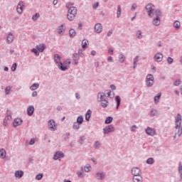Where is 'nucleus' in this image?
<instances>
[{"instance_id":"a19ab883","label":"nucleus","mask_w":182,"mask_h":182,"mask_svg":"<svg viewBox=\"0 0 182 182\" xmlns=\"http://www.w3.org/2000/svg\"><path fill=\"white\" fill-rule=\"evenodd\" d=\"M124 59H126V58H124V56H123V55H119V61L121 62V63H123V62H124Z\"/></svg>"},{"instance_id":"ea45409f","label":"nucleus","mask_w":182,"mask_h":182,"mask_svg":"<svg viewBox=\"0 0 182 182\" xmlns=\"http://www.w3.org/2000/svg\"><path fill=\"white\" fill-rule=\"evenodd\" d=\"M31 52H33V53H36L37 56H39V52L38 51V48H33L31 50Z\"/></svg>"},{"instance_id":"f3484780","label":"nucleus","mask_w":182,"mask_h":182,"mask_svg":"<svg viewBox=\"0 0 182 182\" xmlns=\"http://www.w3.org/2000/svg\"><path fill=\"white\" fill-rule=\"evenodd\" d=\"M133 181L134 182H143V178L140 175L134 176Z\"/></svg>"},{"instance_id":"4468645a","label":"nucleus","mask_w":182,"mask_h":182,"mask_svg":"<svg viewBox=\"0 0 182 182\" xmlns=\"http://www.w3.org/2000/svg\"><path fill=\"white\" fill-rule=\"evenodd\" d=\"M33 112H35V107L33 106H30L27 109V114L28 116H32L33 114Z\"/></svg>"},{"instance_id":"f257e3e1","label":"nucleus","mask_w":182,"mask_h":182,"mask_svg":"<svg viewBox=\"0 0 182 182\" xmlns=\"http://www.w3.org/2000/svg\"><path fill=\"white\" fill-rule=\"evenodd\" d=\"M175 129L177 131L176 133L175 134L176 136H181L182 134V117L181 114H178L175 117Z\"/></svg>"},{"instance_id":"e2e57ef3","label":"nucleus","mask_w":182,"mask_h":182,"mask_svg":"<svg viewBox=\"0 0 182 182\" xmlns=\"http://www.w3.org/2000/svg\"><path fill=\"white\" fill-rule=\"evenodd\" d=\"M111 89L112 90H116V86H114V85H111Z\"/></svg>"},{"instance_id":"58836bf2","label":"nucleus","mask_w":182,"mask_h":182,"mask_svg":"<svg viewBox=\"0 0 182 182\" xmlns=\"http://www.w3.org/2000/svg\"><path fill=\"white\" fill-rule=\"evenodd\" d=\"M80 125L79 123L75 122L73 125V129H75V130H77L80 128Z\"/></svg>"},{"instance_id":"680f3d73","label":"nucleus","mask_w":182,"mask_h":182,"mask_svg":"<svg viewBox=\"0 0 182 182\" xmlns=\"http://www.w3.org/2000/svg\"><path fill=\"white\" fill-rule=\"evenodd\" d=\"M95 147L97 148L99 147V146H100V144L99 142H95Z\"/></svg>"},{"instance_id":"c03bdc74","label":"nucleus","mask_w":182,"mask_h":182,"mask_svg":"<svg viewBox=\"0 0 182 182\" xmlns=\"http://www.w3.org/2000/svg\"><path fill=\"white\" fill-rule=\"evenodd\" d=\"M11 92V87H6L5 88V93L6 95H8Z\"/></svg>"},{"instance_id":"39448f33","label":"nucleus","mask_w":182,"mask_h":182,"mask_svg":"<svg viewBox=\"0 0 182 182\" xmlns=\"http://www.w3.org/2000/svg\"><path fill=\"white\" fill-rule=\"evenodd\" d=\"M70 65V60H66L63 63H60L59 68L61 70H68V68Z\"/></svg>"},{"instance_id":"7ed1b4c3","label":"nucleus","mask_w":182,"mask_h":182,"mask_svg":"<svg viewBox=\"0 0 182 182\" xmlns=\"http://www.w3.org/2000/svg\"><path fill=\"white\" fill-rule=\"evenodd\" d=\"M146 12L149 15V16H150V18H153L154 15V6H153V4H149L148 5L146 6Z\"/></svg>"},{"instance_id":"2eb2a0df","label":"nucleus","mask_w":182,"mask_h":182,"mask_svg":"<svg viewBox=\"0 0 182 182\" xmlns=\"http://www.w3.org/2000/svg\"><path fill=\"white\" fill-rule=\"evenodd\" d=\"M132 173L133 174L134 177L136 176H139L140 169L139 168H133L132 170Z\"/></svg>"},{"instance_id":"4d7b16f0","label":"nucleus","mask_w":182,"mask_h":182,"mask_svg":"<svg viewBox=\"0 0 182 182\" xmlns=\"http://www.w3.org/2000/svg\"><path fill=\"white\" fill-rule=\"evenodd\" d=\"M29 144H31V146H32L33 144H35V139H31L29 142Z\"/></svg>"},{"instance_id":"603ef678","label":"nucleus","mask_w":182,"mask_h":182,"mask_svg":"<svg viewBox=\"0 0 182 182\" xmlns=\"http://www.w3.org/2000/svg\"><path fill=\"white\" fill-rule=\"evenodd\" d=\"M136 8H137V4H132V11H134L136 9Z\"/></svg>"},{"instance_id":"c9c22d12","label":"nucleus","mask_w":182,"mask_h":182,"mask_svg":"<svg viewBox=\"0 0 182 182\" xmlns=\"http://www.w3.org/2000/svg\"><path fill=\"white\" fill-rule=\"evenodd\" d=\"M147 164H154V159L153 158H149L146 160Z\"/></svg>"},{"instance_id":"aec40b11","label":"nucleus","mask_w":182,"mask_h":182,"mask_svg":"<svg viewBox=\"0 0 182 182\" xmlns=\"http://www.w3.org/2000/svg\"><path fill=\"white\" fill-rule=\"evenodd\" d=\"M13 41H14V35L9 33L7 36V42L8 43H12Z\"/></svg>"},{"instance_id":"c756f323","label":"nucleus","mask_w":182,"mask_h":182,"mask_svg":"<svg viewBox=\"0 0 182 182\" xmlns=\"http://www.w3.org/2000/svg\"><path fill=\"white\" fill-rule=\"evenodd\" d=\"M113 122V118L112 117H107L106 120H105V124H110V123Z\"/></svg>"},{"instance_id":"9d476101","label":"nucleus","mask_w":182,"mask_h":182,"mask_svg":"<svg viewBox=\"0 0 182 182\" xmlns=\"http://www.w3.org/2000/svg\"><path fill=\"white\" fill-rule=\"evenodd\" d=\"M23 1H20L17 6V12L18 14H22L23 11Z\"/></svg>"},{"instance_id":"6e6552de","label":"nucleus","mask_w":182,"mask_h":182,"mask_svg":"<svg viewBox=\"0 0 182 182\" xmlns=\"http://www.w3.org/2000/svg\"><path fill=\"white\" fill-rule=\"evenodd\" d=\"M48 127H50V129H51L52 130H56V123L55 122L54 120L50 119L48 122Z\"/></svg>"},{"instance_id":"c85d7f7f","label":"nucleus","mask_w":182,"mask_h":182,"mask_svg":"<svg viewBox=\"0 0 182 182\" xmlns=\"http://www.w3.org/2000/svg\"><path fill=\"white\" fill-rule=\"evenodd\" d=\"M173 26L174 28H176V29H178L180 28V26H181V24L180 23V21H176L173 23Z\"/></svg>"},{"instance_id":"423d86ee","label":"nucleus","mask_w":182,"mask_h":182,"mask_svg":"<svg viewBox=\"0 0 182 182\" xmlns=\"http://www.w3.org/2000/svg\"><path fill=\"white\" fill-rule=\"evenodd\" d=\"M154 83V77L151 74L148 75L146 77L147 86H149V87H150L153 86Z\"/></svg>"},{"instance_id":"bb28decb","label":"nucleus","mask_w":182,"mask_h":182,"mask_svg":"<svg viewBox=\"0 0 182 182\" xmlns=\"http://www.w3.org/2000/svg\"><path fill=\"white\" fill-rule=\"evenodd\" d=\"M115 101L117 102V109H119V106H120L121 102L120 96H117L115 97Z\"/></svg>"},{"instance_id":"6e6d98bb","label":"nucleus","mask_w":182,"mask_h":182,"mask_svg":"<svg viewBox=\"0 0 182 182\" xmlns=\"http://www.w3.org/2000/svg\"><path fill=\"white\" fill-rule=\"evenodd\" d=\"M32 96L33 97H36V96H38V92H36V91L33 92Z\"/></svg>"},{"instance_id":"0e129e2a","label":"nucleus","mask_w":182,"mask_h":182,"mask_svg":"<svg viewBox=\"0 0 182 182\" xmlns=\"http://www.w3.org/2000/svg\"><path fill=\"white\" fill-rule=\"evenodd\" d=\"M91 55L92 56H95V55H96V51H95V50L91 51Z\"/></svg>"},{"instance_id":"4be33fe9","label":"nucleus","mask_w":182,"mask_h":182,"mask_svg":"<svg viewBox=\"0 0 182 182\" xmlns=\"http://www.w3.org/2000/svg\"><path fill=\"white\" fill-rule=\"evenodd\" d=\"M87 45H89V41L86 39H84L82 42V49H86V48H87Z\"/></svg>"},{"instance_id":"2f4dec72","label":"nucleus","mask_w":182,"mask_h":182,"mask_svg":"<svg viewBox=\"0 0 182 182\" xmlns=\"http://www.w3.org/2000/svg\"><path fill=\"white\" fill-rule=\"evenodd\" d=\"M54 60L55 62H56V63H59V62H60V57L59 56V55L55 54L54 55Z\"/></svg>"},{"instance_id":"7c9ffc66","label":"nucleus","mask_w":182,"mask_h":182,"mask_svg":"<svg viewBox=\"0 0 182 182\" xmlns=\"http://www.w3.org/2000/svg\"><path fill=\"white\" fill-rule=\"evenodd\" d=\"M120 15H122V7L120 6H118V9L117 11V18H120Z\"/></svg>"},{"instance_id":"774afa93","label":"nucleus","mask_w":182,"mask_h":182,"mask_svg":"<svg viewBox=\"0 0 182 182\" xmlns=\"http://www.w3.org/2000/svg\"><path fill=\"white\" fill-rule=\"evenodd\" d=\"M112 33H113V31H110L108 32L107 36H110L112 35Z\"/></svg>"},{"instance_id":"0eeeda50","label":"nucleus","mask_w":182,"mask_h":182,"mask_svg":"<svg viewBox=\"0 0 182 182\" xmlns=\"http://www.w3.org/2000/svg\"><path fill=\"white\" fill-rule=\"evenodd\" d=\"M154 60L156 62H161L163 60V54L158 53L154 55Z\"/></svg>"},{"instance_id":"3c124183","label":"nucleus","mask_w":182,"mask_h":182,"mask_svg":"<svg viewBox=\"0 0 182 182\" xmlns=\"http://www.w3.org/2000/svg\"><path fill=\"white\" fill-rule=\"evenodd\" d=\"M167 62L169 65H171V63H173V59L171 58V57L167 58Z\"/></svg>"},{"instance_id":"4c0bfd02","label":"nucleus","mask_w":182,"mask_h":182,"mask_svg":"<svg viewBox=\"0 0 182 182\" xmlns=\"http://www.w3.org/2000/svg\"><path fill=\"white\" fill-rule=\"evenodd\" d=\"M139 62V56H136L134 60V69H136V63Z\"/></svg>"},{"instance_id":"a18cd8bd","label":"nucleus","mask_w":182,"mask_h":182,"mask_svg":"<svg viewBox=\"0 0 182 182\" xmlns=\"http://www.w3.org/2000/svg\"><path fill=\"white\" fill-rule=\"evenodd\" d=\"M16 68H17L16 63L13 64V65L11 67V71L15 72V70H16Z\"/></svg>"},{"instance_id":"412c9836","label":"nucleus","mask_w":182,"mask_h":182,"mask_svg":"<svg viewBox=\"0 0 182 182\" xmlns=\"http://www.w3.org/2000/svg\"><path fill=\"white\" fill-rule=\"evenodd\" d=\"M23 176V171H16L15 177L21 178Z\"/></svg>"},{"instance_id":"de8ad7c7","label":"nucleus","mask_w":182,"mask_h":182,"mask_svg":"<svg viewBox=\"0 0 182 182\" xmlns=\"http://www.w3.org/2000/svg\"><path fill=\"white\" fill-rule=\"evenodd\" d=\"M58 33H62V32H63V25H61L60 27H59V28H58Z\"/></svg>"},{"instance_id":"09e8293b","label":"nucleus","mask_w":182,"mask_h":182,"mask_svg":"<svg viewBox=\"0 0 182 182\" xmlns=\"http://www.w3.org/2000/svg\"><path fill=\"white\" fill-rule=\"evenodd\" d=\"M178 171L181 173V177L182 178V165H181V164H179Z\"/></svg>"},{"instance_id":"864d4df0","label":"nucleus","mask_w":182,"mask_h":182,"mask_svg":"<svg viewBox=\"0 0 182 182\" xmlns=\"http://www.w3.org/2000/svg\"><path fill=\"white\" fill-rule=\"evenodd\" d=\"M180 83H181V81L178 80L175 81L174 85L175 86H178L180 85Z\"/></svg>"},{"instance_id":"b1692460","label":"nucleus","mask_w":182,"mask_h":182,"mask_svg":"<svg viewBox=\"0 0 182 182\" xmlns=\"http://www.w3.org/2000/svg\"><path fill=\"white\" fill-rule=\"evenodd\" d=\"M103 97H105V93L103 92H100L98 94V102H102L103 100H105V99H103Z\"/></svg>"},{"instance_id":"6ab92c4d","label":"nucleus","mask_w":182,"mask_h":182,"mask_svg":"<svg viewBox=\"0 0 182 182\" xmlns=\"http://www.w3.org/2000/svg\"><path fill=\"white\" fill-rule=\"evenodd\" d=\"M91 117H92V110L89 109L85 114V120H87V122H89V120H90Z\"/></svg>"},{"instance_id":"37998d69","label":"nucleus","mask_w":182,"mask_h":182,"mask_svg":"<svg viewBox=\"0 0 182 182\" xmlns=\"http://www.w3.org/2000/svg\"><path fill=\"white\" fill-rule=\"evenodd\" d=\"M43 177V174H38L36 176V180H42Z\"/></svg>"},{"instance_id":"69168bd1","label":"nucleus","mask_w":182,"mask_h":182,"mask_svg":"<svg viewBox=\"0 0 182 182\" xmlns=\"http://www.w3.org/2000/svg\"><path fill=\"white\" fill-rule=\"evenodd\" d=\"M99 65H100L99 62H96V63H95V68H99Z\"/></svg>"},{"instance_id":"79ce46f5","label":"nucleus","mask_w":182,"mask_h":182,"mask_svg":"<svg viewBox=\"0 0 182 182\" xmlns=\"http://www.w3.org/2000/svg\"><path fill=\"white\" fill-rule=\"evenodd\" d=\"M39 16H40L39 13L36 14V15L33 16V17H32L33 21H36V19H38V18H39Z\"/></svg>"},{"instance_id":"a878e982","label":"nucleus","mask_w":182,"mask_h":182,"mask_svg":"<svg viewBox=\"0 0 182 182\" xmlns=\"http://www.w3.org/2000/svg\"><path fill=\"white\" fill-rule=\"evenodd\" d=\"M38 87H39V84H38V83H34V84H33V85L30 87V89H31V90H36V89H38Z\"/></svg>"},{"instance_id":"dca6fc26","label":"nucleus","mask_w":182,"mask_h":182,"mask_svg":"<svg viewBox=\"0 0 182 182\" xmlns=\"http://www.w3.org/2000/svg\"><path fill=\"white\" fill-rule=\"evenodd\" d=\"M46 48V46H45V44H40L36 46V49L37 50H38V52H43V50H45Z\"/></svg>"},{"instance_id":"72a5a7b5","label":"nucleus","mask_w":182,"mask_h":182,"mask_svg":"<svg viewBox=\"0 0 182 182\" xmlns=\"http://www.w3.org/2000/svg\"><path fill=\"white\" fill-rule=\"evenodd\" d=\"M75 35H76V31H75V29L70 30V36L71 38H73V36H75Z\"/></svg>"},{"instance_id":"f704fd0d","label":"nucleus","mask_w":182,"mask_h":182,"mask_svg":"<svg viewBox=\"0 0 182 182\" xmlns=\"http://www.w3.org/2000/svg\"><path fill=\"white\" fill-rule=\"evenodd\" d=\"M102 107H107V100H102Z\"/></svg>"},{"instance_id":"5701e85b","label":"nucleus","mask_w":182,"mask_h":182,"mask_svg":"<svg viewBox=\"0 0 182 182\" xmlns=\"http://www.w3.org/2000/svg\"><path fill=\"white\" fill-rule=\"evenodd\" d=\"M0 157L1 159H5L6 157V151L5 149H2L0 150Z\"/></svg>"},{"instance_id":"8fccbe9b","label":"nucleus","mask_w":182,"mask_h":182,"mask_svg":"<svg viewBox=\"0 0 182 182\" xmlns=\"http://www.w3.org/2000/svg\"><path fill=\"white\" fill-rule=\"evenodd\" d=\"M156 114H157V110H156V109L151 110V116H156Z\"/></svg>"},{"instance_id":"473e14b6","label":"nucleus","mask_w":182,"mask_h":182,"mask_svg":"<svg viewBox=\"0 0 182 182\" xmlns=\"http://www.w3.org/2000/svg\"><path fill=\"white\" fill-rule=\"evenodd\" d=\"M77 123H78V124H82V123H83V117H78L77 119Z\"/></svg>"},{"instance_id":"13d9d810","label":"nucleus","mask_w":182,"mask_h":182,"mask_svg":"<svg viewBox=\"0 0 182 182\" xmlns=\"http://www.w3.org/2000/svg\"><path fill=\"white\" fill-rule=\"evenodd\" d=\"M77 176L78 177L82 178L83 177V173L82 172H77Z\"/></svg>"},{"instance_id":"bf43d9fd","label":"nucleus","mask_w":182,"mask_h":182,"mask_svg":"<svg viewBox=\"0 0 182 182\" xmlns=\"http://www.w3.org/2000/svg\"><path fill=\"white\" fill-rule=\"evenodd\" d=\"M107 61L108 62H113V58H112V57H108V58H107Z\"/></svg>"},{"instance_id":"f03ea898","label":"nucleus","mask_w":182,"mask_h":182,"mask_svg":"<svg viewBox=\"0 0 182 182\" xmlns=\"http://www.w3.org/2000/svg\"><path fill=\"white\" fill-rule=\"evenodd\" d=\"M67 8H68V19L69 21H73L77 14V9L75 6H70V4H67Z\"/></svg>"},{"instance_id":"cd10ccee","label":"nucleus","mask_w":182,"mask_h":182,"mask_svg":"<svg viewBox=\"0 0 182 182\" xmlns=\"http://www.w3.org/2000/svg\"><path fill=\"white\" fill-rule=\"evenodd\" d=\"M105 178V174L102 173H97V178L98 180H103V178Z\"/></svg>"},{"instance_id":"5fc2aeb1","label":"nucleus","mask_w":182,"mask_h":182,"mask_svg":"<svg viewBox=\"0 0 182 182\" xmlns=\"http://www.w3.org/2000/svg\"><path fill=\"white\" fill-rule=\"evenodd\" d=\"M97 6H99V2H97V3H95V4L93 5L94 9H96V8H97Z\"/></svg>"},{"instance_id":"9b49d317","label":"nucleus","mask_w":182,"mask_h":182,"mask_svg":"<svg viewBox=\"0 0 182 182\" xmlns=\"http://www.w3.org/2000/svg\"><path fill=\"white\" fill-rule=\"evenodd\" d=\"M146 134H148L149 136H154V134H156V130H154V129H151L150 127H148L146 129Z\"/></svg>"},{"instance_id":"ddd939ff","label":"nucleus","mask_w":182,"mask_h":182,"mask_svg":"<svg viewBox=\"0 0 182 182\" xmlns=\"http://www.w3.org/2000/svg\"><path fill=\"white\" fill-rule=\"evenodd\" d=\"M14 127H18V126H21L22 124V120L21 118L15 119L13 123Z\"/></svg>"},{"instance_id":"1a4fd4ad","label":"nucleus","mask_w":182,"mask_h":182,"mask_svg":"<svg viewBox=\"0 0 182 182\" xmlns=\"http://www.w3.org/2000/svg\"><path fill=\"white\" fill-rule=\"evenodd\" d=\"M112 132H114V127H113V126L112 125L107 126L104 128V133L105 134L110 133Z\"/></svg>"},{"instance_id":"20e7f679","label":"nucleus","mask_w":182,"mask_h":182,"mask_svg":"<svg viewBox=\"0 0 182 182\" xmlns=\"http://www.w3.org/2000/svg\"><path fill=\"white\" fill-rule=\"evenodd\" d=\"M155 15L156 18L154 19V25H155L156 26H159V25H160L159 16H161V11H160V10H156L155 12Z\"/></svg>"},{"instance_id":"052dcab7","label":"nucleus","mask_w":182,"mask_h":182,"mask_svg":"<svg viewBox=\"0 0 182 182\" xmlns=\"http://www.w3.org/2000/svg\"><path fill=\"white\" fill-rule=\"evenodd\" d=\"M108 53H109V55H113V50H112L111 48H109L108 50Z\"/></svg>"},{"instance_id":"338daca9","label":"nucleus","mask_w":182,"mask_h":182,"mask_svg":"<svg viewBox=\"0 0 182 182\" xmlns=\"http://www.w3.org/2000/svg\"><path fill=\"white\" fill-rule=\"evenodd\" d=\"M53 5H58V0H54L53 1Z\"/></svg>"},{"instance_id":"f8f14e48","label":"nucleus","mask_w":182,"mask_h":182,"mask_svg":"<svg viewBox=\"0 0 182 182\" xmlns=\"http://www.w3.org/2000/svg\"><path fill=\"white\" fill-rule=\"evenodd\" d=\"M102 29H103V26H102V24H100V23H97L95 26V31L97 33H100V32H102Z\"/></svg>"},{"instance_id":"e433bc0d","label":"nucleus","mask_w":182,"mask_h":182,"mask_svg":"<svg viewBox=\"0 0 182 182\" xmlns=\"http://www.w3.org/2000/svg\"><path fill=\"white\" fill-rule=\"evenodd\" d=\"M91 168H92V166H90V165H87L85 167V171H86V173H89V171H90Z\"/></svg>"},{"instance_id":"a211bd4d","label":"nucleus","mask_w":182,"mask_h":182,"mask_svg":"<svg viewBox=\"0 0 182 182\" xmlns=\"http://www.w3.org/2000/svg\"><path fill=\"white\" fill-rule=\"evenodd\" d=\"M63 153L58 151L55 153V154L54 155V160H58V159H60V157H63Z\"/></svg>"},{"instance_id":"393cba45","label":"nucleus","mask_w":182,"mask_h":182,"mask_svg":"<svg viewBox=\"0 0 182 182\" xmlns=\"http://www.w3.org/2000/svg\"><path fill=\"white\" fill-rule=\"evenodd\" d=\"M160 97H161V93H159L158 95L154 97V102L156 104L159 103L160 102Z\"/></svg>"},{"instance_id":"49530a36","label":"nucleus","mask_w":182,"mask_h":182,"mask_svg":"<svg viewBox=\"0 0 182 182\" xmlns=\"http://www.w3.org/2000/svg\"><path fill=\"white\" fill-rule=\"evenodd\" d=\"M136 36L139 39H141V31H138L136 33Z\"/></svg>"}]
</instances>
